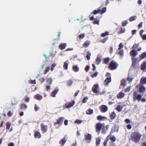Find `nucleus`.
I'll list each match as a JSON object with an SVG mask.
<instances>
[{
	"instance_id": "13d9d810",
	"label": "nucleus",
	"mask_w": 146,
	"mask_h": 146,
	"mask_svg": "<svg viewBox=\"0 0 146 146\" xmlns=\"http://www.w3.org/2000/svg\"><path fill=\"white\" fill-rule=\"evenodd\" d=\"M90 69V66L89 65L86 66L85 68V70L86 72H88Z\"/></svg>"
},
{
	"instance_id": "c756f323",
	"label": "nucleus",
	"mask_w": 146,
	"mask_h": 146,
	"mask_svg": "<svg viewBox=\"0 0 146 146\" xmlns=\"http://www.w3.org/2000/svg\"><path fill=\"white\" fill-rule=\"evenodd\" d=\"M146 57V51L142 53L139 55V57L141 60H142Z\"/></svg>"
},
{
	"instance_id": "4be33fe9",
	"label": "nucleus",
	"mask_w": 146,
	"mask_h": 146,
	"mask_svg": "<svg viewBox=\"0 0 146 146\" xmlns=\"http://www.w3.org/2000/svg\"><path fill=\"white\" fill-rule=\"evenodd\" d=\"M125 95L124 93L121 92H120L117 95V98L119 99H121L124 97Z\"/></svg>"
},
{
	"instance_id": "f03ea898",
	"label": "nucleus",
	"mask_w": 146,
	"mask_h": 146,
	"mask_svg": "<svg viewBox=\"0 0 146 146\" xmlns=\"http://www.w3.org/2000/svg\"><path fill=\"white\" fill-rule=\"evenodd\" d=\"M141 134L138 131H134L130 135V140L135 143H139L141 137Z\"/></svg>"
},
{
	"instance_id": "cd10ccee",
	"label": "nucleus",
	"mask_w": 146,
	"mask_h": 146,
	"mask_svg": "<svg viewBox=\"0 0 146 146\" xmlns=\"http://www.w3.org/2000/svg\"><path fill=\"white\" fill-rule=\"evenodd\" d=\"M90 44V41H86L83 44V46L84 47H87Z\"/></svg>"
},
{
	"instance_id": "6e6d98bb",
	"label": "nucleus",
	"mask_w": 146,
	"mask_h": 146,
	"mask_svg": "<svg viewBox=\"0 0 146 146\" xmlns=\"http://www.w3.org/2000/svg\"><path fill=\"white\" fill-rule=\"evenodd\" d=\"M127 23V21H124L122 22V26L123 27L125 26L126 25V24Z\"/></svg>"
},
{
	"instance_id": "de8ad7c7",
	"label": "nucleus",
	"mask_w": 146,
	"mask_h": 146,
	"mask_svg": "<svg viewBox=\"0 0 146 146\" xmlns=\"http://www.w3.org/2000/svg\"><path fill=\"white\" fill-rule=\"evenodd\" d=\"M117 53L118 54H119L120 55V56H123V49L120 50V51L119 52H117Z\"/></svg>"
},
{
	"instance_id": "a18cd8bd",
	"label": "nucleus",
	"mask_w": 146,
	"mask_h": 146,
	"mask_svg": "<svg viewBox=\"0 0 146 146\" xmlns=\"http://www.w3.org/2000/svg\"><path fill=\"white\" fill-rule=\"evenodd\" d=\"M50 69V66H48L47 67L44 71V74H46V73L49 71Z\"/></svg>"
},
{
	"instance_id": "2eb2a0df",
	"label": "nucleus",
	"mask_w": 146,
	"mask_h": 146,
	"mask_svg": "<svg viewBox=\"0 0 146 146\" xmlns=\"http://www.w3.org/2000/svg\"><path fill=\"white\" fill-rule=\"evenodd\" d=\"M75 102L73 101L71 102L67 103L65 104V106L66 108H69L72 107L75 104Z\"/></svg>"
},
{
	"instance_id": "69168bd1",
	"label": "nucleus",
	"mask_w": 146,
	"mask_h": 146,
	"mask_svg": "<svg viewBox=\"0 0 146 146\" xmlns=\"http://www.w3.org/2000/svg\"><path fill=\"white\" fill-rule=\"evenodd\" d=\"M84 37V34H80L79 36V38L80 39H82Z\"/></svg>"
},
{
	"instance_id": "c9c22d12",
	"label": "nucleus",
	"mask_w": 146,
	"mask_h": 146,
	"mask_svg": "<svg viewBox=\"0 0 146 146\" xmlns=\"http://www.w3.org/2000/svg\"><path fill=\"white\" fill-rule=\"evenodd\" d=\"M146 68V62H143L141 65V69L142 70H145Z\"/></svg>"
},
{
	"instance_id": "423d86ee",
	"label": "nucleus",
	"mask_w": 146,
	"mask_h": 146,
	"mask_svg": "<svg viewBox=\"0 0 146 146\" xmlns=\"http://www.w3.org/2000/svg\"><path fill=\"white\" fill-rule=\"evenodd\" d=\"M104 123H97L96 125V132L99 134L101 130L104 127Z\"/></svg>"
},
{
	"instance_id": "09e8293b",
	"label": "nucleus",
	"mask_w": 146,
	"mask_h": 146,
	"mask_svg": "<svg viewBox=\"0 0 146 146\" xmlns=\"http://www.w3.org/2000/svg\"><path fill=\"white\" fill-rule=\"evenodd\" d=\"M98 73L97 72H96L95 73L92 74L91 75V77L92 78L96 77L98 75Z\"/></svg>"
},
{
	"instance_id": "412c9836",
	"label": "nucleus",
	"mask_w": 146,
	"mask_h": 146,
	"mask_svg": "<svg viewBox=\"0 0 146 146\" xmlns=\"http://www.w3.org/2000/svg\"><path fill=\"white\" fill-rule=\"evenodd\" d=\"M67 46L66 43H61L59 46V48L61 50L65 49Z\"/></svg>"
},
{
	"instance_id": "7ed1b4c3",
	"label": "nucleus",
	"mask_w": 146,
	"mask_h": 146,
	"mask_svg": "<svg viewBox=\"0 0 146 146\" xmlns=\"http://www.w3.org/2000/svg\"><path fill=\"white\" fill-rule=\"evenodd\" d=\"M118 66L119 65L117 62L114 60H112L110 62L108 68L111 70H113L116 69Z\"/></svg>"
},
{
	"instance_id": "37998d69",
	"label": "nucleus",
	"mask_w": 146,
	"mask_h": 146,
	"mask_svg": "<svg viewBox=\"0 0 146 146\" xmlns=\"http://www.w3.org/2000/svg\"><path fill=\"white\" fill-rule=\"evenodd\" d=\"M91 56V53L89 52L88 51L87 52V54L86 56V58H87V60H89L90 59V57Z\"/></svg>"
},
{
	"instance_id": "6e6552de",
	"label": "nucleus",
	"mask_w": 146,
	"mask_h": 146,
	"mask_svg": "<svg viewBox=\"0 0 146 146\" xmlns=\"http://www.w3.org/2000/svg\"><path fill=\"white\" fill-rule=\"evenodd\" d=\"M136 88L139 89V93H144L145 92V88L144 86L141 85H138L136 86Z\"/></svg>"
},
{
	"instance_id": "680f3d73",
	"label": "nucleus",
	"mask_w": 146,
	"mask_h": 146,
	"mask_svg": "<svg viewBox=\"0 0 146 146\" xmlns=\"http://www.w3.org/2000/svg\"><path fill=\"white\" fill-rule=\"evenodd\" d=\"M29 83L30 84H36L35 80H30L29 81Z\"/></svg>"
},
{
	"instance_id": "20e7f679",
	"label": "nucleus",
	"mask_w": 146,
	"mask_h": 146,
	"mask_svg": "<svg viewBox=\"0 0 146 146\" xmlns=\"http://www.w3.org/2000/svg\"><path fill=\"white\" fill-rule=\"evenodd\" d=\"M52 79L51 78H47L46 79V84L45 85L46 90L47 91H49L52 84Z\"/></svg>"
},
{
	"instance_id": "864d4df0",
	"label": "nucleus",
	"mask_w": 146,
	"mask_h": 146,
	"mask_svg": "<svg viewBox=\"0 0 146 146\" xmlns=\"http://www.w3.org/2000/svg\"><path fill=\"white\" fill-rule=\"evenodd\" d=\"M130 88H131L130 87H129L127 88L126 89H125L124 90V92H129L130 90Z\"/></svg>"
},
{
	"instance_id": "2f4dec72",
	"label": "nucleus",
	"mask_w": 146,
	"mask_h": 146,
	"mask_svg": "<svg viewBox=\"0 0 146 146\" xmlns=\"http://www.w3.org/2000/svg\"><path fill=\"white\" fill-rule=\"evenodd\" d=\"M123 107L120 105H118L116 108V110L118 111H121L123 109Z\"/></svg>"
},
{
	"instance_id": "0eeeda50",
	"label": "nucleus",
	"mask_w": 146,
	"mask_h": 146,
	"mask_svg": "<svg viewBox=\"0 0 146 146\" xmlns=\"http://www.w3.org/2000/svg\"><path fill=\"white\" fill-rule=\"evenodd\" d=\"M111 74L109 72H107L106 74V76H108L106 78L104 82V84L105 85H106L108 84L111 81Z\"/></svg>"
},
{
	"instance_id": "79ce46f5",
	"label": "nucleus",
	"mask_w": 146,
	"mask_h": 146,
	"mask_svg": "<svg viewBox=\"0 0 146 146\" xmlns=\"http://www.w3.org/2000/svg\"><path fill=\"white\" fill-rule=\"evenodd\" d=\"M109 35V33L107 31H106L105 33H102L101 35V36L102 37H104Z\"/></svg>"
},
{
	"instance_id": "7c9ffc66",
	"label": "nucleus",
	"mask_w": 146,
	"mask_h": 146,
	"mask_svg": "<svg viewBox=\"0 0 146 146\" xmlns=\"http://www.w3.org/2000/svg\"><path fill=\"white\" fill-rule=\"evenodd\" d=\"M116 116V114L115 112L113 111L111 113L110 115V118L111 119H114Z\"/></svg>"
},
{
	"instance_id": "5fc2aeb1",
	"label": "nucleus",
	"mask_w": 146,
	"mask_h": 146,
	"mask_svg": "<svg viewBox=\"0 0 146 146\" xmlns=\"http://www.w3.org/2000/svg\"><path fill=\"white\" fill-rule=\"evenodd\" d=\"M120 29V33H122L125 32V28L121 27Z\"/></svg>"
},
{
	"instance_id": "8fccbe9b",
	"label": "nucleus",
	"mask_w": 146,
	"mask_h": 146,
	"mask_svg": "<svg viewBox=\"0 0 146 146\" xmlns=\"http://www.w3.org/2000/svg\"><path fill=\"white\" fill-rule=\"evenodd\" d=\"M88 99V97L87 96L84 97L82 100V102L84 103H85L87 102V100Z\"/></svg>"
},
{
	"instance_id": "4d7b16f0",
	"label": "nucleus",
	"mask_w": 146,
	"mask_h": 146,
	"mask_svg": "<svg viewBox=\"0 0 146 146\" xmlns=\"http://www.w3.org/2000/svg\"><path fill=\"white\" fill-rule=\"evenodd\" d=\"M39 81L40 82H41V83H43L44 82L45 80V79L44 77H42V78H40L39 80Z\"/></svg>"
},
{
	"instance_id": "603ef678",
	"label": "nucleus",
	"mask_w": 146,
	"mask_h": 146,
	"mask_svg": "<svg viewBox=\"0 0 146 146\" xmlns=\"http://www.w3.org/2000/svg\"><path fill=\"white\" fill-rule=\"evenodd\" d=\"M39 109V108L36 104L35 105L34 110L35 111H38Z\"/></svg>"
},
{
	"instance_id": "4c0bfd02",
	"label": "nucleus",
	"mask_w": 146,
	"mask_h": 146,
	"mask_svg": "<svg viewBox=\"0 0 146 146\" xmlns=\"http://www.w3.org/2000/svg\"><path fill=\"white\" fill-rule=\"evenodd\" d=\"M100 139L99 138H98L96 139V146H99L100 143Z\"/></svg>"
},
{
	"instance_id": "f3484780",
	"label": "nucleus",
	"mask_w": 146,
	"mask_h": 146,
	"mask_svg": "<svg viewBox=\"0 0 146 146\" xmlns=\"http://www.w3.org/2000/svg\"><path fill=\"white\" fill-rule=\"evenodd\" d=\"M137 52L134 49H133L130 52V54L131 56L133 57H135L137 55Z\"/></svg>"
},
{
	"instance_id": "f8f14e48",
	"label": "nucleus",
	"mask_w": 146,
	"mask_h": 146,
	"mask_svg": "<svg viewBox=\"0 0 146 146\" xmlns=\"http://www.w3.org/2000/svg\"><path fill=\"white\" fill-rule=\"evenodd\" d=\"M41 129L42 132V133H44L46 132L47 130V126L46 125H44L43 123H41L40 125Z\"/></svg>"
},
{
	"instance_id": "ddd939ff",
	"label": "nucleus",
	"mask_w": 146,
	"mask_h": 146,
	"mask_svg": "<svg viewBox=\"0 0 146 146\" xmlns=\"http://www.w3.org/2000/svg\"><path fill=\"white\" fill-rule=\"evenodd\" d=\"M64 117H61L58 119L56 120V122L54 123V125H56L57 124L60 125L63 122V120L64 119Z\"/></svg>"
},
{
	"instance_id": "0e129e2a",
	"label": "nucleus",
	"mask_w": 146,
	"mask_h": 146,
	"mask_svg": "<svg viewBox=\"0 0 146 146\" xmlns=\"http://www.w3.org/2000/svg\"><path fill=\"white\" fill-rule=\"evenodd\" d=\"M108 39V37L105 38L103 39L102 40L101 42L103 43H104L106 42V41Z\"/></svg>"
},
{
	"instance_id": "4468645a",
	"label": "nucleus",
	"mask_w": 146,
	"mask_h": 146,
	"mask_svg": "<svg viewBox=\"0 0 146 146\" xmlns=\"http://www.w3.org/2000/svg\"><path fill=\"white\" fill-rule=\"evenodd\" d=\"M126 80L124 79H123L121 81V83L120 88H124L126 85Z\"/></svg>"
},
{
	"instance_id": "3c124183",
	"label": "nucleus",
	"mask_w": 146,
	"mask_h": 146,
	"mask_svg": "<svg viewBox=\"0 0 146 146\" xmlns=\"http://www.w3.org/2000/svg\"><path fill=\"white\" fill-rule=\"evenodd\" d=\"M106 10V7H104L101 10V11L100 12L101 14H102L105 12Z\"/></svg>"
},
{
	"instance_id": "774afa93",
	"label": "nucleus",
	"mask_w": 146,
	"mask_h": 146,
	"mask_svg": "<svg viewBox=\"0 0 146 146\" xmlns=\"http://www.w3.org/2000/svg\"><path fill=\"white\" fill-rule=\"evenodd\" d=\"M25 102H29V97H25Z\"/></svg>"
},
{
	"instance_id": "49530a36",
	"label": "nucleus",
	"mask_w": 146,
	"mask_h": 146,
	"mask_svg": "<svg viewBox=\"0 0 146 146\" xmlns=\"http://www.w3.org/2000/svg\"><path fill=\"white\" fill-rule=\"evenodd\" d=\"M137 18V17L136 16H134L131 17L129 19V21H132L135 20Z\"/></svg>"
},
{
	"instance_id": "052dcab7",
	"label": "nucleus",
	"mask_w": 146,
	"mask_h": 146,
	"mask_svg": "<svg viewBox=\"0 0 146 146\" xmlns=\"http://www.w3.org/2000/svg\"><path fill=\"white\" fill-rule=\"evenodd\" d=\"M82 122V121L81 120L78 119H77L75 121V123H76L77 124H80Z\"/></svg>"
},
{
	"instance_id": "6ab92c4d",
	"label": "nucleus",
	"mask_w": 146,
	"mask_h": 146,
	"mask_svg": "<svg viewBox=\"0 0 146 146\" xmlns=\"http://www.w3.org/2000/svg\"><path fill=\"white\" fill-rule=\"evenodd\" d=\"M59 90L58 88L55 89L51 92L50 96L53 97H54L56 96V95L58 93Z\"/></svg>"
},
{
	"instance_id": "f257e3e1",
	"label": "nucleus",
	"mask_w": 146,
	"mask_h": 146,
	"mask_svg": "<svg viewBox=\"0 0 146 146\" xmlns=\"http://www.w3.org/2000/svg\"><path fill=\"white\" fill-rule=\"evenodd\" d=\"M112 132H110L109 135H108L104 143V146H107V144L109 141H110L109 142L108 144V146H115L114 142L116 141V137L113 135H111Z\"/></svg>"
},
{
	"instance_id": "f704fd0d",
	"label": "nucleus",
	"mask_w": 146,
	"mask_h": 146,
	"mask_svg": "<svg viewBox=\"0 0 146 146\" xmlns=\"http://www.w3.org/2000/svg\"><path fill=\"white\" fill-rule=\"evenodd\" d=\"M73 82L72 80L70 79L68 81L66 82L68 86H70L73 84Z\"/></svg>"
},
{
	"instance_id": "a19ab883",
	"label": "nucleus",
	"mask_w": 146,
	"mask_h": 146,
	"mask_svg": "<svg viewBox=\"0 0 146 146\" xmlns=\"http://www.w3.org/2000/svg\"><path fill=\"white\" fill-rule=\"evenodd\" d=\"M6 129H9L11 126V123L8 122L6 124Z\"/></svg>"
},
{
	"instance_id": "58836bf2",
	"label": "nucleus",
	"mask_w": 146,
	"mask_h": 146,
	"mask_svg": "<svg viewBox=\"0 0 146 146\" xmlns=\"http://www.w3.org/2000/svg\"><path fill=\"white\" fill-rule=\"evenodd\" d=\"M101 11V9L98 8L97 9V10H95L93 11V13L94 15H96L98 13H100Z\"/></svg>"
},
{
	"instance_id": "ea45409f",
	"label": "nucleus",
	"mask_w": 146,
	"mask_h": 146,
	"mask_svg": "<svg viewBox=\"0 0 146 146\" xmlns=\"http://www.w3.org/2000/svg\"><path fill=\"white\" fill-rule=\"evenodd\" d=\"M58 38L57 39H55L54 40V41L55 42H58L59 41L60 39V32H58Z\"/></svg>"
},
{
	"instance_id": "bf43d9fd",
	"label": "nucleus",
	"mask_w": 146,
	"mask_h": 146,
	"mask_svg": "<svg viewBox=\"0 0 146 146\" xmlns=\"http://www.w3.org/2000/svg\"><path fill=\"white\" fill-rule=\"evenodd\" d=\"M123 45L122 44V43H120L119 45L118 49L119 50H121V48H123Z\"/></svg>"
},
{
	"instance_id": "338daca9",
	"label": "nucleus",
	"mask_w": 146,
	"mask_h": 146,
	"mask_svg": "<svg viewBox=\"0 0 146 146\" xmlns=\"http://www.w3.org/2000/svg\"><path fill=\"white\" fill-rule=\"evenodd\" d=\"M128 130H130L132 128L131 125L130 124H128L126 126Z\"/></svg>"
},
{
	"instance_id": "e2e57ef3",
	"label": "nucleus",
	"mask_w": 146,
	"mask_h": 146,
	"mask_svg": "<svg viewBox=\"0 0 146 146\" xmlns=\"http://www.w3.org/2000/svg\"><path fill=\"white\" fill-rule=\"evenodd\" d=\"M56 66V64H53L51 67L50 70L51 71L53 70L54 68Z\"/></svg>"
},
{
	"instance_id": "c03bdc74",
	"label": "nucleus",
	"mask_w": 146,
	"mask_h": 146,
	"mask_svg": "<svg viewBox=\"0 0 146 146\" xmlns=\"http://www.w3.org/2000/svg\"><path fill=\"white\" fill-rule=\"evenodd\" d=\"M68 64L66 62H65L64 63L63 67L64 69L67 70L68 69Z\"/></svg>"
},
{
	"instance_id": "bb28decb",
	"label": "nucleus",
	"mask_w": 146,
	"mask_h": 146,
	"mask_svg": "<svg viewBox=\"0 0 146 146\" xmlns=\"http://www.w3.org/2000/svg\"><path fill=\"white\" fill-rule=\"evenodd\" d=\"M73 70L75 72H77L79 71V68L77 65H74L72 67Z\"/></svg>"
},
{
	"instance_id": "393cba45",
	"label": "nucleus",
	"mask_w": 146,
	"mask_h": 146,
	"mask_svg": "<svg viewBox=\"0 0 146 146\" xmlns=\"http://www.w3.org/2000/svg\"><path fill=\"white\" fill-rule=\"evenodd\" d=\"M66 141V139L65 136L62 139H61L59 142L60 144L63 146L65 144Z\"/></svg>"
},
{
	"instance_id": "a878e982",
	"label": "nucleus",
	"mask_w": 146,
	"mask_h": 146,
	"mask_svg": "<svg viewBox=\"0 0 146 146\" xmlns=\"http://www.w3.org/2000/svg\"><path fill=\"white\" fill-rule=\"evenodd\" d=\"M85 139L86 140H88L89 141H90L91 139V135L89 133H87L85 135Z\"/></svg>"
},
{
	"instance_id": "5701e85b",
	"label": "nucleus",
	"mask_w": 146,
	"mask_h": 146,
	"mask_svg": "<svg viewBox=\"0 0 146 146\" xmlns=\"http://www.w3.org/2000/svg\"><path fill=\"white\" fill-rule=\"evenodd\" d=\"M34 136L36 138H40L41 137V135L39 132L36 131L35 132Z\"/></svg>"
},
{
	"instance_id": "c85d7f7f",
	"label": "nucleus",
	"mask_w": 146,
	"mask_h": 146,
	"mask_svg": "<svg viewBox=\"0 0 146 146\" xmlns=\"http://www.w3.org/2000/svg\"><path fill=\"white\" fill-rule=\"evenodd\" d=\"M34 97L35 99L39 100H41L42 98V96L39 94H37L35 95Z\"/></svg>"
},
{
	"instance_id": "9d476101",
	"label": "nucleus",
	"mask_w": 146,
	"mask_h": 146,
	"mask_svg": "<svg viewBox=\"0 0 146 146\" xmlns=\"http://www.w3.org/2000/svg\"><path fill=\"white\" fill-rule=\"evenodd\" d=\"M98 85L96 84L93 86L92 89V90L94 93H98Z\"/></svg>"
},
{
	"instance_id": "aec40b11",
	"label": "nucleus",
	"mask_w": 146,
	"mask_h": 146,
	"mask_svg": "<svg viewBox=\"0 0 146 146\" xmlns=\"http://www.w3.org/2000/svg\"><path fill=\"white\" fill-rule=\"evenodd\" d=\"M101 57L99 55H98L96 58V60L95 63L97 64H99L101 62Z\"/></svg>"
},
{
	"instance_id": "1a4fd4ad",
	"label": "nucleus",
	"mask_w": 146,
	"mask_h": 146,
	"mask_svg": "<svg viewBox=\"0 0 146 146\" xmlns=\"http://www.w3.org/2000/svg\"><path fill=\"white\" fill-rule=\"evenodd\" d=\"M99 109L102 113H105L108 110V107L104 105H102L99 106Z\"/></svg>"
},
{
	"instance_id": "72a5a7b5",
	"label": "nucleus",
	"mask_w": 146,
	"mask_h": 146,
	"mask_svg": "<svg viewBox=\"0 0 146 146\" xmlns=\"http://www.w3.org/2000/svg\"><path fill=\"white\" fill-rule=\"evenodd\" d=\"M93 110L89 109L86 111V114L88 115H91L93 113Z\"/></svg>"
},
{
	"instance_id": "a211bd4d",
	"label": "nucleus",
	"mask_w": 146,
	"mask_h": 146,
	"mask_svg": "<svg viewBox=\"0 0 146 146\" xmlns=\"http://www.w3.org/2000/svg\"><path fill=\"white\" fill-rule=\"evenodd\" d=\"M140 83L141 85H143L146 84V77H143L141 79Z\"/></svg>"
},
{
	"instance_id": "39448f33",
	"label": "nucleus",
	"mask_w": 146,
	"mask_h": 146,
	"mask_svg": "<svg viewBox=\"0 0 146 146\" xmlns=\"http://www.w3.org/2000/svg\"><path fill=\"white\" fill-rule=\"evenodd\" d=\"M142 95L140 94H137L136 91H134L133 94V101L137 100L138 101H140L141 99Z\"/></svg>"
},
{
	"instance_id": "dca6fc26",
	"label": "nucleus",
	"mask_w": 146,
	"mask_h": 146,
	"mask_svg": "<svg viewBox=\"0 0 146 146\" xmlns=\"http://www.w3.org/2000/svg\"><path fill=\"white\" fill-rule=\"evenodd\" d=\"M97 119L98 120L103 121L107 119V118L106 117L101 115H98L97 117Z\"/></svg>"
},
{
	"instance_id": "9b49d317",
	"label": "nucleus",
	"mask_w": 146,
	"mask_h": 146,
	"mask_svg": "<svg viewBox=\"0 0 146 146\" xmlns=\"http://www.w3.org/2000/svg\"><path fill=\"white\" fill-rule=\"evenodd\" d=\"M109 127V125H108L105 126L104 123V127H103L102 129L101 133L103 134H105L108 130Z\"/></svg>"
},
{
	"instance_id": "e433bc0d",
	"label": "nucleus",
	"mask_w": 146,
	"mask_h": 146,
	"mask_svg": "<svg viewBox=\"0 0 146 146\" xmlns=\"http://www.w3.org/2000/svg\"><path fill=\"white\" fill-rule=\"evenodd\" d=\"M99 20L98 19H95L93 21V23L94 24L99 25Z\"/></svg>"
},
{
	"instance_id": "b1692460",
	"label": "nucleus",
	"mask_w": 146,
	"mask_h": 146,
	"mask_svg": "<svg viewBox=\"0 0 146 146\" xmlns=\"http://www.w3.org/2000/svg\"><path fill=\"white\" fill-rule=\"evenodd\" d=\"M21 109L23 110H24L27 108V106L25 104L23 103L20 105Z\"/></svg>"
},
{
	"instance_id": "473e14b6",
	"label": "nucleus",
	"mask_w": 146,
	"mask_h": 146,
	"mask_svg": "<svg viewBox=\"0 0 146 146\" xmlns=\"http://www.w3.org/2000/svg\"><path fill=\"white\" fill-rule=\"evenodd\" d=\"M110 60V59L109 58H106L104 59L103 61V63L107 64L109 62Z\"/></svg>"
}]
</instances>
